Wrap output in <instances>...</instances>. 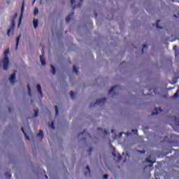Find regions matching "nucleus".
<instances>
[{
    "mask_svg": "<svg viewBox=\"0 0 179 179\" xmlns=\"http://www.w3.org/2000/svg\"><path fill=\"white\" fill-rule=\"evenodd\" d=\"M9 55V49L6 50L4 52V60L3 62V69L6 71L9 68V59L8 58Z\"/></svg>",
    "mask_w": 179,
    "mask_h": 179,
    "instance_id": "nucleus-1",
    "label": "nucleus"
},
{
    "mask_svg": "<svg viewBox=\"0 0 179 179\" xmlns=\"http://www.w3.org/2000/svg\"><path fill=\"white\" fill-rule=\"evenodd\" d=\"M13 29H15V21L14 20L12 21L11 27L8 30L7 34H8V37H10L12 35H13Z\"/></svg>",
    "mask_w": 179,
    "mask_h": 179,
    "instance_id": "nucleus-2",
    "label": "nucleus"
},
{
    "mask_svg": "<svg viewBox=\"0 0 179 179\" xmlns=\"http://www.w3.org/2000/svg\"><path fill=\"white\" fill-rule=\"evenodd\" d=\"M15 80H16V74L13 73V75H11V76L10 78V83H15Z\"/></svg>",
    "mask_w": 179,
    "mask_h": 179,
    "instance_id": "nucleus-3",
    "label": "nucleus"
},
{
    "mask_svg": "<svg viewBox=\"0 0 179 179\" xmlns=\"http://www.w3.org/2000/svg\"><path fill=\"white\" fill-rule=\"evenodd\" d=\"M38 27V20L34 19V29H37Z\"/></svg>",
    "mask_w": 179,
    "mask_h": 179,
    "instance_id": "nucleus-4",
    "label": "nucleus"
},
{
    "mask_svg": "<svg viewBox=\"0 0 179 179\" xmlns=\"http://www.w3.org/2000/svg\"><path fill=\"white\" fill-rule=\"evenodd\" d=\"M40 59H41V64L45 65V59H44V57L41 56Z\"/></svg>",
    "mask_w": 179,
    "mask_h": 179,
    "instance_id": "nucleus-5",
    "label": "nucleus"
},
{
    "mask_svg": "<svg viewBox=\"0 0 179 179\" xmlns=\"http://www.w3.org/2000/svg\"><path fill=\"white\" fill-rule=\"evenodd\" d=\"M22 131L24 135V136L27 138V141H30V138H29V136L26 134V131H24V128H22Z\"/></svg>",
    "mask_w": 179,
    "mask_h": 179,
    "instance_id": "nucleus-6",
    "label": "nucleus"
},
{
    "mask_svg": "<svg viewBox=\"0 0 179 179\" xmlns=\"http://www.w3.org/2000/svg\"><path fill=\"white\" fill-rule=\"evenodd\" d=\"M73 16V13H71L70 15H68V17L66 18V22H69L71 20V17Z\"/></svg>",
    "mask_w": 179,
    "mask_h": 179,
    "instance_id": "nucleus-7",
    "label": "nucleus"
},
{
    "mask_svg": "<svg viewBox=\"0 0 179 179\" xmlns=\"http://www.w3.org/2000/svg\"><path fill=\"white\" fill-rule=\"evenodd\" d=\"M37 90H38V92H39L40 94L43 96V92H41V86L40 85H37Z\"/></svg>",
    "mask_w": 179,
    "mask_h": 179,
    "instance_id": "nucleus-8",
    "label": "nucleus"
},
{
    "mask_svg": "<svg viewBox=\"0 0 179 179\" xmlns=\"http://www.w3.org/2000/svg\"><path fill=\"white\" fill-rule=\"evenodd\" d=\"M38 138L43 139V131L41 130H40L39 134H38Z\"/></svg>",
    "mask_w": 179,
    "mask_h": 179,
    "instance_id": "nucleus-9",
    "label": "nucleus"
},
{
    "mask_svg": "<svg viewBox=\"0 0 179 179\" xmlns=\"http://www.w3.org/2000/svg\"><path fill=\"white\" fill-rule=\"evenodd\" d=\"M112 155H113V156H115V157L118 156L119 160H121V156H120V155H118V153L114 152L112 153Z\"/></svg>",
    "mask_w": 179,
    "mask_h": 179,
    "instance_id": "nucleus-10",
    "label": "nucleus"
},
{
    "mask_svg": "<svg viewBox=\"0 0 179 179\" xmlns=\"http://www.w3.org/2000/svg\"><path fill=\"white\" fill-rule=\"evenodd\" d=\"M34 15L36 16L38 15V8H36L34 11Z\"/></svg>",
    "mask_w": 179,
    "mask_h": 179,
    "instance_id": "nucleus-11",
    "label": "nucleus"
},
{
    "mask_svg": "<svg viewBox=\"0 0 179 179\" xmlns=\"http://www.w3.org/2000/svg\"><path fill=\"white\" fill-rule=\"evenodd\" d=\"M105 101H106V99L98 100V101H96V104H100V103H103Z\"/></svg>",
    "mask_w": 179,
    "mask_h": 179,
    "instance_id": "nucleus-12",
    "label": "nucleus"
},
{
    "mask_svg": "<svg viewBox=\"0 0 179 179\" xmlns=\"http://www.w3.org/2000/svg\"><path fill=\"white\" fill-rule=\"evenodd\" d=\"M51 69H52V73H53V75H55V68H54V66L51 65Z\"/></svg>",
    "mask_w": 179,
    "mask_h": 179,
    "instance_id": "nucleus-13",
    "label": "nucleus"
},
{
    "mask_svg": "<svg viewBox=\"0 0 179 179\" xmlns=\"http://www.w3.org/2000/svg\"><path fill=\"white\" fill-rule=\"evenodd\" d=\"M116 87H112V89L109 91V94H111L113 93V92H114V90H115Z\"/></svg>",
    "mask_w": 179,
    "mask_h": 179,
    "instance_id": "nucleus-14",
    "label": "nucleus"
},
{
    "mask_svg": "<svg viewBox=\"0 0 179 179\" xmlns=\"http://www.w3.org/2000/svg\"><path fill=\"white\" fill-rule=\"evenodd\" d=\"M49 127H50V128H52V129H55V127H54V122H52L51 124H49Z\"/></svg>",
    "mask_w": 179,
    "mask_h": 179,
    "instance_id": "nucleus-15",
    "label": "nucleus"
},
{
    "mask_svg": "<svg viewBox=\"0 0 179 179\" xmlns=\"http://www.w3.org/2000/svg\"><path fill=\"white\" fill-rule=\"evenodd\" d=\"M159 23H160V20H158L157 22V29H162V27L159 26Z\"/></svg>",
    "mask_w": 179,
    "mask_h": 179,
    "instance_id": "nucleus-16",
    "label": "nucleus"
},
{
    "mask_svg": "<svg viewBox=\"0 0 179 179\" xmlns=\"http://www.w3.org/2000/svg\"><path fill=\"white\" fill-rule=\"evenodd\" d=\"M23 10H24V6H22V8H21V16H23Z\"/></svg>",
    "mask_w": 179,
    "mask_h": 179,
    "instance_id": "nucleus-17",
    "label": "nucleus"
},
{
    "mask_svg": "<svg viewBox=\"0 0 179 179\" xmlns=\"http://www.w3.org/2000/svg\"><path fill=\"white\" fill-rule=\"evenodd\" d=\"M19 41H20V36H18L17 38V45H19Z\"/></svg>",
    "mask_w": 179,
    "mask_h": 179,
    "instance_id": "nucleus-18",
    "label": "nucleus"
},
{
    "mask_svg": "<svg viewBox=\"0 0 179 179\" xmlns=\"http://www.w3.org/2000/svg\"><path fill=\"white\" fill-rule=\"evenodd\" d=\"M73 69H74V72H76V73L78 75V69L76 68V66H73Z\"/></svg>",
    "mask_w": 179,
    "mask_h": 179,
    "instance_id": "nucleus-19",
    "label": "nucleus"
},
{
    "mask_svg": "<svg viewBox=\"0 0 179 179\" xmlns=\"http://www.w3.org/2000/svg\"><path fill=\"white\" fill-rule=\"evenodd\" d=\"M71 97L72 99H75V93H73V92H71Z\"/></svg>",
    "mask_w": 179,
    "mask_h": 179,
    "instance_id": "nucleus-20",
    "label": "nucleus"
},
{
    "mask_svg": "<svg viewBox=\"0 0 179 179\" xmlns=\"http://www.w3.org/2000/svg\"><path fill=\"white\" fill-rule=\"evenodd\" d=\"M178 92L179 90H178L176 94L173 95V97H178Z\"/></svg>",
    "mask_w": 179,
    "mask_h": 179,
    "instance_id": "nucleus-21",
    "label": "nucleus"
},
{
    "mask_svg": "<svg viewBox=\"0 0 179 179\" xmlns=\"http://www.w3.org/2000/svg\"><path fill=\"white\" fill-rule=\"evenodd\" d=\"M25 129L28 131V134H31V131H30V128L29 127V126H27Z\"/></svg>",
    "mask_w": 179,
    "mask_h": 179,
    "instance_id": "nucleus-22",
    "label": "nucleus"
},
{
    "mask_svg": "<svg viewBox=\"0 0 179 179\" xmlns=\"http://www.w3.org/2000/svg\"><path fill=\"white\" fill-rule=\"evenodd\" d=\"M55 113H56V115H58V107L55 106Z\"/></svg>",
    "mask_w": 179,
    "mask_h": 179,
    "instance_id": "nucleus-23",
    "label": "nucleus"
},
{
    "mask_svg": "<svg viewBox=\"0 0 179 179\" xmlns=\"http://www.w3.org/2000/svg\"><path fill=\"white\" fill-rule=\"evenodd\" d=\"M76 3V0H71V5Z\"/></svg>",
    "mask_w": 179,
    "mask_h": 179,
    "instance_id": "nucleus-24",
    "label": "nucleus"
},
{
    "mask_svg": "<svg viewBox=\"0 0 179 179\" xmlns=\"http://www.w3.org/2000/svg\"><path fill=\"white\" fill-rule=\"evenodd\" d=\"M132 132L136 135L138 134V130H132Z\"/></svg>",
    "mask_w": 179,
    "mask_h": 179,
    "instance_id": "nucleus-25",
    "label": "nucleus"
},
{
    "mask_svg": "<svg viewBox=\"0 0 179 179\" xmlns=\"http://www.w3.org/2000/svg\"><path fill=\"white\" fill-rule=\"evenodd\" d=\"M28 90H29V96H31V90H30V86L28 85Z\"/></svg>",
    "mask_w": 179,
    "mask_h": 179,
    "instance_id": "nucleus-26",
    "label": "nucleus"
},
{
    "mask_svg": "<svg viewBox=\"0 0 179 179\" xmlns=\"http://www.w3.org/2000/svg\"><path fill=\"white\" fill-rule=\"evenodd\" d=\"M38 115V110H35V117H37Z\"/></svg>",
    "mask_w": 179,
    "mask_h": 179,
    "instance_id": "nucleus-27",
    "label": "nucleus"
},
{
    "mask_svg": "<svg viewBox=\"0 0 179 179\" xmlns=\"http://www.w3.org/2000/svg\"><path fill=\"white\" fill-rule=\"evenodd\" d=\"M103 178H105V179L108 178V175H104V176H103Z\"/></svg>",
    "mask_w": 179,
    "mask_h": 179,
    "instance_id": "nucleus-28",
    "label": "nucleus"
},
{
    "mask_svg": "<svg viewBox=\"0 0 179 179\" xmlns=\"http://www.w3.org/2000/svg\"><path fill=\"white\" fill-rule=\"evenodd\" d=\"M87 170H88L89 173L90 172V168L89 166H87Z\"/></svg>",
    "mask_w": 179,
    "mask_h": 179,
    "instance_id": "nucleus-29",
    "label": "nucleus"
},
{
    "mask_svg": "<svg viewBox=\"0 0 179 179\" xmlns=\"http://www.w3.org/2000/svg\"><path fill=\"white\" fill-rule=\"evenodd\" d=\"M145 161H146L148 163H151L150 160H149V159H147Z\"/></svg>",
    "mask_w": 179,
    "mask_h": 179,
    "instance_id": "nucleus-30",
    "label": "nucleus"
},
{
    "mask_svg": "<svg viewBox=\"0 0 179 179\" xmlns=\"http://www.w3.org/2000/svg\"><path fill=\"white\" fill-rule=\"evenodd\" d=\"M126 135H127V136H129V135H131V133H126Z\"/></svg>",
    "mask_w": 179,
    "mask_h": 179,
    "instance_id": "nucleus-31",
    "label": "nucleus"
},
{
    "mask_svg": "<svg viewBox=\"0 0 179 179\" xmlns=\"http://www.w3.org/2000/svg\"><path fill=\"white\" fill-rule=\"evenodd\" d=\"M146 47H148L146 45H143V50H145V48H146Z\"/></svg>",
    "mask_w": 179,
    "mask_h": 179,
    "instance_id": "nucleus-32",
    "label": "nucleus"
},
{
    "mask_svg": "<svg viewBox=\"0 0 179 179\" xmlns=\"http://www.w3.org/2000/svg\"><path fill=\"white\" fill-rule=\"evenodd\" d=\"M123 134H124V133H120V137L122 136Z\"/></svg>",
    "mask_w": 179,
    "mask_h": 179,
    "instance_id": "nucleus-33",
    "label": "nucleus"
},
{
    "mask_svg": "<svg viewBox=\"0 0 179 179\" xmlns=\"http://www.w3.org/2000/svg\"><path fill=\"white\" fill-rule=\"evenodd\" d=\"M148 167H153V164H152L149 165Z\"/></svg>",
    "mask_w": 179,
    "mask_h": 179,
    "instance_id": "nucleus-34",
    "label": "nucleus"
},
{
    "mask_svg": "<svg viewBox=\"0 0 179 179\" xmlns=\"http://www.w3.org/2000/svg\"><path fill=\"white\" fill-rule=\"evenodd\" d=\"M22 20V17L20 18V22H19V25L20 24V22Z\"/></svg>",
    "mask_w": 179,
    "mask_h": 179,
    "instance_id": "nucleus-35",
    "label": "nucleus"
},
{
    "mask_svg": "<svg viewBox=\"0 0 179 179\" xmlns=\"http://www.w3.org/2000/svg\"><path fill=\"white\" fill-rule=\"evenodd\" d=\"M140 153H145V151H139Z\"/></svg>",
    "mask_w": 179,
    "mask_h": 179,
    "instance_id": "nucleus-36",
    "label": "nucleus"
},
{
    "mask_svg": "<svg viewBox=\"0 0 179 179\" xmlns=\"http://www.w3.org/2000/svg\"><path fill=\"white\" fill-rule=\"evenodd\" d=\"M104 134H107V131L104 130L103 131Z\"/></svg>",
    "mask_w": 179,
    "mask_h": 179,
    "instance_id": "nucleus-37",
    "label": "nucleus"
},
{
    "mask_svg": "<svg viewBox=\"0 0 179 179\" xmlns=\"http://www.w3.org/2000/svg\"><path fill=\"white\" fill-rule=\"evenodd\" d=\"M41 52H42V54H43V52H44V50H41Z\"/></svg>",
    "mask_w": 179,
    "mask_h": 179,
    "instance_id": "nucleus-38",
    "label": "nucleus"
},
{
    "mask_svg": "<svg viewBox=\"0 0 179 179\" xmlns=\"http://www.w3.org/2000/svg\"><path fill=\"white\" fill-rule=\"evenodd\" d=\"M36 2V0H34L33 5H34V3Z\"/></svg>",
    "mask_w": 179,
    "mask_h": 179,
    "instance_id": "nucleus-39",
    "label": "nucleus"
},
{
    "mask_svg": "<svg viewBox=\"0 0 179 179\" xmlns=\"http://www.w3.org/2000/svg\"><path fill=\"white\" fill-rule=\"evenodd\" d=\"M158 110H159V111H162V108H159Z\"/></svg>",
    "mask_w": 179,
    "mask_h": 179,
    "instance_id": "nucleus-40",
    "label": "nucleus"
},
{
    "mask_svg": "<svg viewBox=\"0 0 179 179\" xmlns=\"http://www.w3.org/2000/svg\"><path fill=\"white\" fill-rule=\"evenodd\" d=\"M112 134H114V130H112Z\"/></svg>",
    "mask_w": 179,
    "mask_h": 179,
    "instance_id": "nucleus-41",
    "label": "nucleus"
},
{
    "mask_svg": "<svg viewBox=\"0 0 179 179\" xmlns=\"http://www.w3.org/2000/svg\"><path fill=\"white\" fill-rule=\"evenodd\" d=\"M16 16H17V14H15V17H16Z\"/></svg>",
    "mask_w": 179,
    "mask_h": 179,
    "instance_id": "nucleus-42",
    "label": "nucleus"
},
{
    "mask_svg": "<svg viewBox=\"0 0 179 179\" xmlns=\"http://www.w3.org/2000/svg\"><path fill=\"white\" fill-rule=\"evenodd\" d=\"M46 178H48V176H45Z\"/></svg>",
    "mask_w": 179,
    "mask_h": 179,
    "instance_id": "nucleus-43",
    "label": "nucleus"
},
{
    "mask_svg": "<svg viewBox=\"0 0 179 179\" xmlns=\"http://www.w3.org/2000/svg\"><path fill=\"white\" fill-rule=\"evenodd\" d=\"M9 177H12V176H10V175L9 174Z\"/></svg>",
    "mask_w": 179,
    "mask_h": 179,
    "instance_id": "nucleus-44",
    "label": "nucleus"
},
{
    "mask_svg": "<svg viewBox=\"0 0 179 179\" xmlns=\"http://www.w3.org/2000/svg\"><path fill=\"white\" fill-rule=\"evenodd\" d=\"M75 8H76V6L73 7V9H75Z\"/></svg>",
    "mask_w": 179,
    "mask_h": 179,
    "instance_id": "nucleus-45",
    "label": "nucleus"
},
{
    "mask_svg": "<svg viewBox=\"0 0 179 179\" xmlns=\"http://www.w3.org/2000/svg\"><path fill=\"white\" fill-rule=\"evenodd\" d=\"M153 114H157V113H153Z\"/></svg>",
    "mask_w": 179,
    "mask_h": 179,
    "instance_id": "nucleus-46",
    "label": "nucleus"
}]
</instances>
